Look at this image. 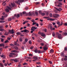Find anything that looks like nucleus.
Returning a JSON list of instances; mask_svg holds the SVG:
<instances>
[{
	"mask_svg": "<svg viewBox=\"0 0 67 67\" xmlns=\"http://www.w3.org/2000/svg\"><path fill=\"white\" fill-rule=\"evenodd\" d=\"M24 0H18V1H16V2L17 4H18L20 5V3H22V2H23Z\"/></svg>",
	"mask_w": 67,
	"mask_h": 67,
	"instance_id": "obj_1",
	"label": "nucleus"
},
{
	"mask_svg": "<svg viewBox=\"0 0 67 67\" xmlns=\"http://www.w3.org/2000/svg\"><path fill=\"white\" fill-rule=\"evenodd\" d=\"M13 31V29H12V30H9V32L10 33V34L12 33V34H13L14 33V32Z\"/></svg>",
	"mask_w": 67,
	"mask_h": 67,
	"instance_id": "obj_2",
	"label": "nucleus"
},
{
	"mask_svg": "<svg viewBox=\"0 0 67 67\" xmlns=\"http://www.w3.org/2000/svg\"><path fill=\"white\" fill-rule=\"evenodd\" d=\"M37 27H35L34 26H33L32 27V28L31 29V31H34V30L36 29H37Z\"/></svg>",
	"mask_w": 67,
	"mask_h": 67,
	"instance_id": "obj_3",
	"label": "nucleus"
},
{
	"mask_svg": "<svg viewBox=\"0 0 67 67\" xmlns=\"http://www.w3.org/2000/svg\"><path fill=\"white\" fill-rule=\"evenodd\" d=\"M9 6H7V9H9L10 10H11V8H12V7L11 6V5L10 4L9 5Z\"/></svg>",
	"mask_w": 67,
	"mask_h": 67,
	"instance_id": "obj_4",
	"label": "nucleus"
},
{
	"mask_svg": "<svg viewBox=\"0 0 67 67\" xmlns=\"http://www.w3.org/2000/svg\"><path fill=\"white\" fill-rule=\"evenodd\" d=\"M58 37L59 39H62V35L60 34H59L58 35Z\"/></svg>",
	"mask_w": 67,
	"mask_h": 67,
	"instance_id": "obj_5",
	"label": "nucleus"
},
{
	"mask_svg": "<svg viewBox=\"0 0 67 67\" xmlns=\"http://www.w3.org/2000/svg\"><path fill=\"white\" fill-rule=\"evenodd\" d=\"M53 16L54 18H57L58 16H59V15L57 14H55L54 15H53Z\"/></svg>",
	"mask_w": 67,
	"mask_h": 67,
	"instance_id": "obj_6",
	"label": "nucleus"
},
{
	"mask_svg": "<svg viewBox=\"0 0 67 67\" xmlns=\"http://www.w3.org/2000/svg\"><path fill=\"white\" fill-rule=\"evenodd\" d=\"M14 16L15 17H17V18H18L20 17V15H19V14H18L17 15L16 14H15L14 15Z\"/></svg>",
	"mask_w": 67,
	"mask_h": 67,
	"instance_id": "obj_7",
	"label": "nucleus"
},
{
	"mask_svg": "<svg viewBox=\"0 0 67 67\" xmlns=\"http://www.w3.org/2000/svg\"><path fill=\"white\" fill-rule=\"evenodd\" d=\"M41 36H43V37L45 36V34L43 32L41 33Z\"/></svg>",
	"mask_w": 67,
	"mask_h": 67,
	"instance_id": "obj_8",
	"label": "nucleus"
},
{
	"mask_svg": "<svg viewBox=\"0 0 67 67\" xmlns=\"http://www.w3.org/2000/svg\"><path fill=\"white\" fill-rule=\"evenodd\" d=\"M62 35H63V36H67V32H65V33L63 32L62 34Z\"/></svg>",
	"mask_w": 67,
	"mask_h": 67,
	"instance_id": "obj_9",
	"label": "nucleus"
},
{
	"mask_svg": "<svg viewBox=\"0 0 67 67\" xmlns=\"http://www.w3.org/2000/svg\"><path fill=\"white\" fill-rule=\"evenodd\" d=\"M11 5H12V7H15V4L14 3H11Z\"/></svg>",
	"mask_w": 67,
	"mask_h": 67,
	"instance_id": "obj_10",
	"label": "nucleus"
},
{
	"mask_svg": "<svg viewBox=\"0 0 67 67\" xmlns=\"http://www.w3.org/2000/svg\"><path fill=\"white\" fill-rule=\"evenodd\" d=\"M52 35L53 37H56V36H55V32H52Z\"/></svg>",
	"mask_w": 67,
	"mask_h": 67,
	"instance_id": "obj_11",
	"label": "nucleus"
},
{
	"mask_svg": "<svg viewBox=\"0 0 67 67\" xmlns=\"http://www.w3.org/2000/svg\"><path fill=\"white\" fill-rule=\"evenodd\" d=\"M14 44L15 46H19V44L17 43V42H15Z\"/></svg>",
	"mask_w": 67,
	"mask_h": 67,
	"instance_id": "obj_12",
	"label": "nucleus"
},
{
	"mask_svg": "<svg viewBox=\"0 0 67 67\" xmlns=\"http://www.w3.org/2000/svg\"><path fill=\"white\" fill-rule=\"evenodd\" d=\"M33 58L34 59H35L36 60H37V59H38V58H37V57H36L35 56H34Z\"/></svg>",
	"mask_w": 67,
	"mask_h": 67,
	"instance_id": "obj_13",
	"label": "nucleus"
},
{
	"mask_svg": "<svg viewBox=\"0 0 67 67\" xmlns=\"http://www.w3.org/2000/svg\"><path fill=\"white\" fill-rule=\"evenodd\" d=\"M62 10L63 9L61 8H59L58 9V11H59V12H60V11H62Z\"/></svg>",
	"mask_w": 67,
	"mask_h": 67,
	"instance_id": "obj_14",
	"label": "nucleus"
},
{
	"mask_svg": "<svg viewBox=\"0 0 67 67\" xmlns=\"http://www.w3.org/2000/svg\"><path fill=\"white\" fill-rule=\"evenodd\" d=\"M49 52L50 53H53L54 51L53 50V49H52Z\"/></svg>",
	"mask_w": 67,
	"mask_h": 67,
	"instance_id": "obj_15",
	"label": "nucleus"
},
{
	"mask_svg": "<svg viewBox=\"0 0 67 67\" xmlns=\"http://www.w3.org/2000/svg\"><path fill=\"white\" fill-rule=\"evenodd\" d=\"M12 53H17V51L16 50H14L11 51Z\"/></svg>",
	"mask_w": 67,
	"mask_h": 67,
	"instance_id": "obj_16",
	"label": "nucleus"
},
{
	"mask_svg": "<svg viewBox=\"0 0 67 67\" xmlns=\"http://www.w3.org/2000/svg\"><path fill=\"white\" fill-rule=\"evenodd\" d=\"M0 47H2V46L4 47V44L3 43H2V44H0Z\"/></svg>",
	"mask_w": 67,
	"mask_h": 67,
	"instance_id": "obj_17",
	"label": "nucleus"
},
{
	"mask_svg": "<svg viewBox=\"0 0 67 67\" xmlns=\"http://www.w3.org/2000/svg\"><path fill=\"white\" fill-rule=\"evenodd\" d=\"M60 55L61 56H64V53L62 52L60 53Z\"/></svg>",
	"mask_w": 67,
	"mask_h": 67,
	"instance_id": "obj_18",
	"label": "nucleus"
},
{
	"mask_svg": "<svg viewBox=\"0 0 67 67\" xmlns=\"http://www.w3.org/2000/svg\"><path fill=\"white\" fill-rule=\"evenodd\" d=\"M12 20V18H9L8 19V21H11Z\"/></svg>",
	"mask_w": 67,
	"mask_h": 67,
	"instance_id": "obj_19",
	"label": "nucleus"
},
{
	"mask_svg": "<svg viewBox=\"0 0 67 67\" xmlns=\"http://www.w3.org/2000/svg\"><path fill=\"white\" fill-rule=\"evenodd\" d=\"M5 11L7 12H9V10L7 8H6L5 9Z\"/></svg>",
	"mask_w": 67,
	"mask_h": 67,
	"instance_id": "obj_20",
	"label": "nucleus"
},
{
	"mask_svg": "<svg viewBox=\"0 0 67 67\" xmlns=\"http://www.w3.org/2000/svg\"><path fill=\"white\" fill-rule=\"evenodd\" d=\"M43 49L44 50V51H45L46 49H47V48L46 47H43Z\"/></svg>",
	"mask_w": 67,
	"mask_h": 67,
	"instance_id": "obj_21",
	"label": "nucleus"
},
{
	"mask_svg": "<svg viewBox=\"0 0 67 67\" xmlns=\"http://www.w3.org/2000/svg\"><path fill=\"white\" fill-rule=\"evenodd\" d=\"M28 41V39L27 38H25V43H26Z\"/></svg>",
	"mask_w": 67,
	"mask_h": 67,
	"instance_id": "obj_22",
	"label": "nucleus"
},
{
	"mask_svg": "<svg viewBox=\"0 0 67 67\" xmlns=\"http://www.w3.org/2000/svg\"><path fill=\"white\" fill-rule=\"evenodd\" d=\"M17 35H20L21 34V33L20 32H17L16 33Z\"/></svg>",
	"mask_w": 67,
	"mask_h": 67,
	"instance_id": "obj_23",
	"label": "nucleus"
},
{
	"mask_svg": "<svg viewBox=\"0 0 67 67\" xmlns=\"http://www.w3.org/2000/svg\"><path fill=\"white\" fill-rule=\"evenodd\" d=\"M42 15H43V16H44L45 15V14L44 13H41V14Z\"/></svg>",
	"mask_w": 67,
	"mask_h": 67,
	"instance_id": "obj_24",
	"label": "nucleus"
},
{
	"mask_svg": "<svg viewBox=\"0 0 67 67\" xmlns=\"http://www.w3.org/2000/svg\"><path fill=\"white\" fill-rule=\"evenodd\" d=\"M28 15L29 16H31L32 15V13L30 12H29L28 14Z\"/></svg>",
	"mask_w": 67,
	"mask_h": 67,
	"instance_id": "obj_25",
	"label": "nucleus"
},
{
	"mask_svg": "<svg viewBox=\"0 0 67 67\" xmlns=\"http://www.w3.org/2000/svg\"><path fill=\"white\" fill-rule=\"evenodd\" d=\"M50 29L51 30H52V31L53 30V27L52 26H50Z\"/></svg>",
	"mask_w": 67,
	"mask_h": 67,
	"instance_id": "obj_26",
	"label": "nucleus"
},
{
	"mask_svg": "<svg viewBox=\"0 0 67 67\" xmlns=\"http://www.w3.org/2000/svg\"><path fill=\"white\" fill-rule=\"evenodd\" d=\"M0 65L1 67H3V64H2L1 63H0Z\"/></svg>",
	"mask_w": 67,
	"mask_h": 67,
	"instance_id": "obj_27",
	"label": "nucleus"
},
{
	"mask_svg": "<svg viewBox=\"0 0 67 67\" xmlns=\"http://www.w3.org/2000/svg\"><path fill=\"white\" fill-rule=\"evenodd\" d=\"M32 15H33L34 16H35V13L34 12H33L32 13Z\"/></svg>",
	"mask_w": 67,
	"mask_h": 67,
	"instance_id": "obj_28",
	"label": "nucleus"
},
{
	"mask_svg": "<svg viewBox=\"0 0 67 67\" xmlns=\"http://www.w3.org/2000/svg\"><path fill=\"white\" fill-rule=\"evenodd\" d=\"M35 24H36V22H34L32 24V25H34Z\"/></svg>",
	"mask_w": 67,
	"mask_h": 67,
	"instance_id": "obj_29",
	"label": "nucleus"
},
{
	"mask_svg": "<svg viewBox=\"0 0 67 67\" xmlns=\"http://www.w3.org/2000/svg\"><path fill=\"white\" fill-rule=\"evenodd\" d=\"M20 42H22V38H20L19 39Z\"/></svg>",
	"mask_w": 67,
	"mask_h": 67,
	"instance_id": "obj_30",
	"label": "nucleus"
},
{
	"mask_svg": "<svg viewBox=\"0 0 67 67\" xmlns=\"http://www.w3.org/2000/svg\"><path fill=\"white\" fill-rule=\"evenodd\" d=\"M14 62H15L16 63V62H18V60H17V59H15L14 60Z\"/></svg>",
	"mask_w": 67,
	"mask_h": 67,
	"instance_id": "obj_31",
	"label": "nucleus"
},
{
	"mask_svg": "<svg viewBox=\"0 0 67 67\" xmlns=\"http://www.w3.org/2000/svg\"><path fill=\"white\" fill-rule=\"evenodd\" d=\"M57 24L59 26V25H60V22L59 21H58L57 22Z\"/></svg>",
	"mask_w": 67,
	"mask_h": 67,
	"instance_id": "obj_32",
	"label": "nucleus"
},
{
	"mask_svg": "<svg viewBox=\"0 0 67 67\" xmlns=\"http://www.w3.org/2000/svg\"><path fill=\"white\" fill-rule=\"evenodd\" d=\"M64 51H67V48L66 47H65L64 48Z\"/></svg>",
	"mask_w": 67,
	"mask_h": 67,
	"instance_id": "obj_33",
	"label": "nucleus"
},
{
	"mask_svg": "<svg viewBox=\"0 0 67 67\" xmlns=\"http://www.w3.org/2000/svg\"><path fill=\"white\" fill-rule=\"evenodd\" d=\"M14 48L15 49H16V50H18V47H15Z\"/></svg>",
	"mask_w": 67,
	"mask_h": 67,
	"instance_id": "obj_34",
	"label": "nucleus"
},
{
	"mask_svg": "<svg viewBox=\"0 0 67 67\" xmlns=\"http://www.w3.org/2000/svg\"><path fill=\"white\" fill-rule=\"evenodd\" d=\"M35 13L36 15H37V16L38 15V12H35Z\"/></svg>",
	"mask_w": 67,
	"mask_h": 67,
	"instance_id": "obj_35",
	"label": "nucleus"
},
{
	"mask_svg": "<svg viewBox=\"0 0 67 67\" xmlns=\"http://www.w3.org/2000/svg\"><path fill=\"white\" fill-rule=\"evenodd\" d=\"M8 42H9V41L8 40H7L5 41V43H8Z\"/></svg>",
	"mask_w": 67,
	"mask_h": 67,
	"instance_id": "obj_36",
	"label": "nucleus"
},
{
	"mask_svg": "<svg viewBox=\"0 0 67 67\" xmlns=\"http://www.w3.org/2000/svg\"><path fill=\"white\" fill-rule=\"evenodd\" d=\"M10 46H13L14 47L15 46L13 44H10Z\"/></svg>",
	"mask_w": 67,
	"mask_h": 67,
	"instance_id": "obj_37",
	"label": "nucleus"
},
{
	"mask_svg": "<svg viewBox=\"0 0 67 67\" xmlns=\"http://www.w3.org/2000/svg\"><path fill=\"white\" fill-rule=\"evenodd\" d=\"M27 58L29 59H32V58H31V57H27Z\"/></svg>",
	"mask_w": 67,
	"mask_h": 67,
	"instance_id": "obj_38",
	"label": "nucleus"
},
{
	"mask_svg": "<svg viewBox=\"0 0 67 67\" xmlns=\"http://www.w3.org/2000/svg\"><path fill=\"white\" fill-rule=\"evenodd\" d=\"M39 14H42V11H41L40 10L39 11Z\"/></svg>",
	"mask_w": 67,
	"mask_h": 67,
	"instance_id": "obj_39",
	"label": "nucleus"
},
{
	"mask_svg": "<svg viewBox=\"0 0 67 67\" xmlns=\"http://www.w3.org/2000/svg\"><path fill=\"white\" fill-rule=\"evenodd\" d=\"M38 52V50L37 49H35V50L34 52L36 53H37V52Z\"/></svg>",
	"mask_w": 67,
	"mask_h": 67,
	"instance_id": "obj_40",
	"label": "nucleus"
},
{
	"mask_svg": "<svg viewBox=\"0 0 67 67\" xmlns=\"http://www.w3.org/2000/svg\"><path fill=\"white\" fill-rule=\"evenodd\" d=\"M4 31V29H0V31L2 32V31Z\"/></svg>",
	"mask_w": 67,
	"mask_h": 67,
	"instance_id": "obj_41",
	"label": "nucleus"
},
{
	"mask_svg": "<svg viewBox=\"0 0 67 67\" xmlns=\"http://www.w3.org/2000/svg\"><path fill=\"white\" fill-rule=\"evenodd\" d=\"M0 22H1V23H4L5 22V21H2V20H1L0 21Z\"/></svg>",
	"mask_w": 67,
	"mask_h": 67,
	"instance_id": "obj_42",
	"label": "nucleus"
},
{
	"mask_svg": "<svg viewBox=\"0 0 67 67\" xmlns=\"http://www.w3.org/2000/svg\"><path fill=\"white\" fill-rule=\"evenodd\" d=\"M63 24L65 25V26H67V23H65Z\"/></svg>",
	"mask_w": 67,
	"mask_h": 67,
	"instance_id": "obj_43",
	"label": "nucleus"
},
{
	"mask_svg": "<svg viewBox=\"0 0 67 67\" xmlns=\"http://www.w3.org/2000/svg\"><path fill=\"white\" fill-rule=\"evenodd\" d=\"M49 16L50 17H51V18H52V13L50 14Z\"/></svg>",
	"mask_w": 67,
	"mask_h": 67,
	"instance_id": "obj_44",
	"label": "nucleus"
},
{
	"mask_svg": "<svg viewBox=\"0 0 67 67\" xmlns=\"http://www.w3.org/2000/svg\"><path fill=\"white\" fill-rule=\"evenodd\" d=\"M29 56H33V55H32V54H29Z\"/></svg>",
	"mask_w": 67,
	"mask_h": 67,
	"instance_id": "obj_45",
	"label": "nucleus"
},
{
	"mask_svg": "<svg viewBox=\"0 0 67 67\" xmlns=\"http://www.w3.org/2000/svg\"><path fill=\"white\" fill-rule=\"evenodd\" d=\"M58 4L60 5H62V3H61L60 2H58Z\"/></svg>",
	"mask_w": 67,
	"mask_h": 67,
	"instance_id": "obj_46",
	"label": "nucleus"
},
{
	"mask_svg": "<svg viewBox=\"0 0 67 67\" xmlns=\"http://www.w3.org/2000/svg\"><path fill=\"white\" fill-rule=\"evenodd\" d=\"M27 31V30L26 29H25L24 30V32H26Z\"/></svg>",
	"mask_w": 67,
	"mask_h": 67,
	"instance_id": "obj_47",
	"label": "nucleus"
},
{
	"mask_svg": "<svg viewBox=\"0 0 67 67\" xmlns=\"http://www.w3.org/2000/svg\"><path fill=\"white\" fill-rule=\"evenodd\" d=\"M10 55H14L15 54V53H10Z\"/></svg>",
	"mask_w": 67,
	"mask_h": 67,
	"instance_id": "obj_48",
	"label": "nucleus"
},
{
	"mask_svg": "<svg viewBox=\"0 0 67 67\" xmlns=\"http://www.w3.org/2000/svg\"><path fill=\"white\" fill-rule=\"evenodd\" d=\"M23 14H26V12H23Z\"/></svg>",
	"mask_w": 67,
	"mask_h": 67,
	"instance_id": "obj_49",
	"label": "nucleus"
},
{
	"mask_svg": "<svg viewBox=\"0 0 67 67\" xmlns=\"http://www.w3.org/2000/svg\"><path fill=\"white\" fill-rule=\"evenodd\" d=\"M43 18L44 19H47L49 18L48 17H47V16H46V17H44Z\"/></svg>",
	"mask_w": 67,
	"mask_h": 67,
	"instance_id": "obj_50",
	"label": "nucleus"
},
{
	"mask_svg": "<svg viewBox=\"0 0 67 67\" xmlns=\"http://www.w3.org/2000/svg\"><path fill=\"white\" fill-rule=\"evenodd\" d=\"M0 19L1 20H4V19L3 18H0Z\"/></svg>",
	"mask_w": 67,
	"mask_h": 67,
	"instance_id": "obj_51",
	"label": "nucleus"
},
{
	"mask_svg": "<svg viewBox=\"0 0 67 67\" xmlns=\"http://www.w3.org/2000/svg\"><path fill=\"white\" fill-rule=\"evenodd\" d=\"M33 47H34L32 46H31L30 48L31 49H33Z\"/></svg>",
	"mask_w": 67,
	"mask_h": 67,
	"instance_id": "obj_52",
	"label": "nucleus"
},
{
	"mask_svg": "<svg viewBox=\"0 0 67 67\" xmlns=\"http://www.w3.org/2000/svg\"><path fill=\"white\" fill-rule=\"evenodd\" d=\"M49 64H52V61H49Z\"/></svg>",
	"mask_w": 67,
	"mask_h": 67,
	"instance_id": "obj_53",
	"label": "nucleus"
},
{
	"mask_svg": "<svg viewBox=\"0 0 67 67\" xmlns=\"http://www.w3.org/2000/svg\"><path fill=\"white\" fill-rule=\"evenodd\" d=\"M55 20V19H50V21H54V20Z\"/></svg>",
	"mask_w": 67,
	"mask_h": 67,
	"instance_id": "obj_54",
	"label": "nucleus"
},
{
	"mask_svg": "<svg viewBox=\"0 0 67 67\" xmlns=\"http://www.w3.org/2000/svg\"><path fill=\"white\" fill-rule=\"evenodd\" d=\"M25 9L26 10H28V9H29L27 7H26Z\"/></svg>",
	"mask_w": 67,
	"mask_h": 67,
	"instance_id": "obj_55",
	"label": "nucleus"
},
{
	"mask_svg": "<svg viewBox=\"0 0 67 67\" xmlns=\"http://www.w3.org/2000/svg\"><path fill=\"white\" fill-rule=\"evenodd\" d=\"M37 52H38V53H41V51L38 50V51Z\"/></svg>",
	"mask_w": 67,
	"mask_h": 67,
	"instance_id": "obj_56",
	"label": "nucleus"
},
{
	"mask_svg": "<svg viewBox=\"0 0 67 67\" xmlns=\"http://www.w3.org/2000/svg\"><path fill=\"white\" fill-rule=\"evenodd\" d=\"M29 43L30 44H32V42H31V41H30L29 42Z\"/></svg>",
	"mask_w": 67,
	"mask_h": 67,
	"instance_id": "obj_57",
	"label": "nucleus"
},
{
	"mask_svg": "<svg viewBox=\"0 0 67 67\" xmlns=\"http://www.w3.org/2000/svg\"><path fill=\"white\" fill-rule=\"evenodd\" d=\"M58 34H59L58 33V32H57L56 33V35H57L58 36Z\"/></svg>",
	"mask_w": 67,
	"mask_h": 67,
	"instance_id": "obj_58",
	"label": "nucleus"
},
{
	"mask_svg": "<svg viewBox=\"0 0 67 67\" xmlns=\"http://www.w3.org/2000/svg\"><path fill=\"white\" fill-rule=\"evenodd\" d=\"M27 65V64L26 63H24L23 64V65Z\"/></svg>",
	"mask_w": 67,
	"mask_h": 67,
	"instance_id": "obj_59",
	"label": "nucleus"
},
{
	"mask_svg": "<svg viewBox=\"0 0 67 67\" xmlns=\"http://www.w3.org/2000/svg\"><path fill=\"white\" fill-rule=\"evenodd\" d=\"M37 64H38V65H39L41 64V62H38L37 63Z\"/></svg>",
	"mask_w": 67,
	"mask_h": 67,
	"instance_id": "obj_60",
	"label": "nucleus"
},
{
	"mask_svg": "<svg viewBox=\"0 0 67 67\" xmlns=\"http://www.w3.org/2000/svg\"><path fill=\"white\" fill-rule=\"evenodd\" d=\"M57 7H61V6H60V5H59V4H58L57 5V6H56Z\"/></svg>",
	"mask_w": 67,
	"mask_h": 67,
	"instance_id": "obj_61",
	"label": "nucleus"
},
{
	"mask_svg": "<svg viewBox=\"0 0 67 67\" xmlns=\"http://www.w3.org/2000/svg\"><path fill=\"white\" fill-rule=\"evenodd\" d=\"M9 1V0H6V1H4V3H5L6 2V1H7V2H8Z\"/></svg>",
	"mask_w": 67,
	"mask_h": 67,
	"instance_id": "obj_62",
	"label": "nucleus"
},
{
	"mask_svg": "<svg viewBox=\"0 0 67 67\" xmlns=\"http://www.w3.org/2000/svg\"><path fill=\"white\" fill-rule=\"evenodd\" d=\"M64 60H65V61L67 60V59L66 58H64Z\"/></svg>",
	"mask_w": 67,
	"mask_h": 67,
	"instance_id": "obj_63",
	"label": "nucleus"
},
{
	"mask_svg": "<svg viewBox=\"0 0 67 67\" xmlns=\"http://www.w3.org/2000/svg\"><path fill=\"white\" fill-rule=\"evenodd\" d=\"M32 22H35V20L34 19L32 20L31 21Z\"/></svg>",
	"mask_w": 67,
	"mask_h": 67,
	"instance_id": "obj_64",
	"label": "nucleus"
}]
</instances>
